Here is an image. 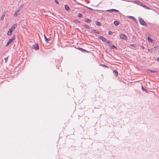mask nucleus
Returning <instances> with one entry per match:
<instances>
[{"label":"nucleus","instance_id":"obj_23","mask_svg":"<svg viewBox=\"0 0 159 159\" xmlns=\"http://www.w3.org/2000/svg\"><path fill=\"white\" fill-rule=\"evenodd\" d=\"M73 2L74 4H77V2L76 1V0H73Z\"/></svg>","mask_w":159,"mask_h":159},{"label":"nucleus","instance_id":"obj_32","mask_svg":"<svg viewBox=\"0 0 159 159\" xmlns=\"http://www.w3.org/2000/svg\"><path fill=\"white\" fill-rule=\"evenodd\" d=\"M76 22H79V23H80V21H78V20H77V21Z\"/></svg>","mask_w":159,"mask_h":159},{"label":"nucleus","instance_id":"obj_1","mask_svg":"<svg viewBox=\"0 0 159 159\" xmlns=\"http://www.w3.org/2000/svg\"><path fill=\"white\" fill-rule=\"evenodd\" d=\"M16 26V24H15L11 26V28L8 31L7 34L8 35L11 36V35L12 31L15 29Z\"/></svg>","mask_w":159,"mask_h":159},{"label":"nucleus","instance_id":"obj_7","mask_svg":"<svg viewBox=\"0 0 159 159\" xmlns=\"http://www.w3.org/2000/svg\"><path fill=\"white\" fill-rule=\"evenodd\" d=\"M34 48L36 50H38L39 49V46L38 44H35L34 46Z\"/></svg>","mask_w":159,"mask_h":159},{"label":"nucleus","instance_id":"obj_15","mask_svg":"<svg viewBox=\"0 0 159 159\" xmlns=\"http://www.w3.org/2000/svg\"><path fill=\"white\" fill-rule=\"evenodd\" d=\"M114 25L116 26L118 25L119 24L118 21H114Z\"/></svg>","mask_w":159,"mask_h":159},{"label":"nucleus","instance_id":"obj_3","mask_svg":"<svg viewBox=\"0 0 159 159\" xmlns=\"http://www.w3.org/2000/svg\"><path fill=\"white\" fill-rule=\"evenodd\" d=\"M15 39V35H14L13 36V37L10 39L8 41V42L7 43V45H6V46H7L10 43H12L13 41Z\"/></svg>","mask_w":159,"mask_h":159},{"label":"nucleus","instance_id":"obj_21","mask_svg":"<svg viewBox=\"0 0 159 159\" xmlns=\"http://www.w3.org/2000/svg\"><path fill=\"white\" fill-rule=\"evenodd\" d=\"M84 26L86 28H87V29L89 28V26H88V25H84Z\"/></svg>","mask_w":159,"mask_h":159},{"label":"nucleus","instance_id":"obj_34","mask_svg":"<svg viewBox=\"0 0 159 159\" xmlns=\"http://www.w3.org/2000/svg\"><path fill=\"white\" fill-rule=\"evenodd\" d=\"M134 44H132L131 45V46H133L134 45Z\"/></svg>","mask_w":159,"mask_h":159},{"label":"nucleus","instance_id":"obj_18","mask_svg":"<svg viewBox=\"0 0 159 159\" xmlns=\"http://www.w3.org/2000/svg\"><path fill=\"white\" fill-rule=\"evenodd\" d=\"M85 21L87 23H89L90 21V20L88 19H86Z\"/></svg>","mask_w":159,"mask_h":159},{"label":"nucleus","instance_id":"obj_11","mask_svg":"<svg viewBox=\"0 0 159 159\" xmlns=\"http://www.w3.org/2000/svg\"><path fill=\"white\" fill-rule=\"evenodd\" d=\"M19 10H18L16 12L14 15L15 17L16 16L18 15V14H19Z\"/></svg>","mask_w":159,"mask_h":159},{"label":"nucleus","instance_id":"obj_13","mask_svg":"<svg viewBox=\"0 0 159 159\" xmlns=\"http://www.w3.org/2000/svg\"><path fill=\"white\" fill-rule=\"evenodd\" d=\"M141 6L145 8L146 9H149V8L148 7V6H147L144 5H143H143Z\"/></svg>","mask_w":159,"mask_h":159},{"label":"nucleus","instance_id":"obj_31","mask_svg":"<svg viewBox=\"0 0 159 159\" xmlns=\"http://www.w3.org/2000/svg\"><path fill=\"white\" fill-rule=\"evenodd\" d=\"M157 61H159V57L157 59Z\"/></svg>","mask_w":159,"mask_h":159},{"label":"nucleus","instance_id":"obj_19","mask_svg":"<svg viewBox=\"0 0 159 159\" xmlns=\"http://www.w3.org/2000/svg\"><path fill=\"white\" fill-rule=\"evenodd\" d=\"M65 8L67 10H68L69 9V7L67 5H65Z\"/></svg>","mask_w":159,"mask_h":159},{"label":"nucleus","instance_id":"obj_26","mask_svg":"<svg viewBox=\"0 0 159 159\" xmlns=\"http://www.w3.org/2000/svg\"><path fill=\"white\" fill-rule=\"evenodd\" d=\"M4 59L5 61V62L7 63V60L8 59V57H7L5 58Z\"/></svg>","mask_w":159,"mask_h":159},{"label":"nucleus","instance_id":"obj_4","mask_svg":"<svg viewBox=\"0 0 159 159\" xmlns=\"http://www.w3.org/2000/svg\"><path fill=\"white\" fill-rule=\"evenodd\" d=\"M120 37L121 38L125 40H126L127 39V37L125 35L122 34H120Z\"/></svg>","mask_w":159,"mask_h":159},{"label":"nucleus","instance_id":"obj_24","mask_svg":"<svg viewBox=\"0 0 159 159\" xmlns=\"http://www.w3.org/2000/svg\"><path fill=\"white\" fill-rule=\"evenodd\" d=\"M114 72L115 73L116 75H118V72L117 71H116V70H115L114 71Z\"/></svg>","mask_w":159,"mask_h":159},{"label":"nucleus","instance_id":"obj_27","mask_svg":"<svg viewBox=\"0 0 159 159\" xmlns=\"http://www.w3.org/2000/svg\"><path fill=\"white\" fill-rule=\"evenodd\" d=\"M55 2L57 4H59V3L58 2L57 0H55Z\"/></svg>","mask_w":159,"mask_h":159},{"label":"nucleus","instance_id":"obj_2","mask_svg":"<svg viewBox=\"0 0 159 159\" xmlns=\"http://www.w3.org/2000/svg\"><path fill=\"white\" fill-rule=\"evenodd\" d=\"M139 21L140 23V24L144 26H146L147 25V24L145 23V22L144 21V20L141 18H139Z\"/></svg>","mask_w":159,"mask_h":159},{"label":"nucleus","instance_id":"obj_17","mask_svg":"<svg viewBox=\"0 0 159 159\" xmlns=\"http://www.w3.org/2000/svg\"><path fill=\"white\" fill-rule=\"evenodd\" d=\"M93 32H95V33H97V34H99L100 33V32H99V31H98L95 30H93Z\"/></svg>","mask_w":159,"mask_h":159},{"label":"nucleus","instance_id":"obj_14","mask_svg":"<svg viewBox=\"0 0 159 159\" xmlns=\"http://www.w3.org/2000/svg\"><path fill=\"white\" fill-rule=\"evenodd\" d=\"M157 72L156 71L154 70H149L148 71V73L149 72H153V73H155Z\"/></svg>","mask_w":159,"mask_h":159},{"label":"nucleus","instance_id":"obj_8","mask_svg":"<svg viewBox=\"0 0 159 159\" xmlns=\"http://www.w3.org/2000/svg\"><path fill=\"white\" fill-rule=\"evenodd\" d=\"M100 38L101 40H102L103 41L106 42V39L103 36H100Z\"/></svg>","mask_w":159,"mask_h":159},{"label":"nucleus","instance_id":"obj_30","mask_svg":"<svg viewBox=\"0 0 159 159\" xmlns=\"http://www.w3.org/2000/svg\"><path fill=\"white\" fill-rule=\"evenodd\" d=\"M88 8L90 10H92V9L91 8H89V7H88Z\"/></svg>","mask_w":159,"mask_h":159},{"label":"nucleus","instance_id":"obj_9","mask_svg":"<svg viewBox=\"0 0 159 159\" xmlns=\"http://www.w3.org/2000/svg\"><path fill=\"white\" fill-rule=\"evenodd\" d=\"M127 17L129 18H130L133 20L134 21H135L136 20V19L135 18H134L133 16H128Z\"/></svg>","mask_w":159,"mask_h":159},{"label":"nucleus","instance_id":"obj_20","mask_svg":"<svg viewBox=\"0 0 159 159\" xmlns=\"http://www.w3.org/2000/svg\"><path fill=\"white\" fill-rule=\"evenodd\" d=\"M111 49H114V48H116V47L115 46L113 45H112L111 46Z\"/></svg>","mask_w":159,"mask_h":159},{"label":"nucleus","instance_id":"obj_10","mask_svg":"<svg viewBox=\"0 0 159 159\" xmlns=\"http://www.w3.org/2000/svg\"><path fill=\"white\" fill-rule=\"evenodd\" d=\"M44 37L45 39V40L47 43L50 40V39L47 38L45 35H44Z\"/></svg>","mask_w":159,"mask_h":159},{"label":"nucleus","instance_id":"obj_22","mask_svg":"<svg viewBox=\"0 0 159 159\" xmlns=\"http://www.w3.org/2000/svg\"><path fill=\"white\" fill-rule=\"evenodd\" d=\"M79 49L82 52H84V51H86V50H85L84 49H82V48H79Z\"/></svg>","mask_w":159,"mask_h":159},{"label":"nucleus","instance_id":"obj_37","mask_svg":"<svg viewBox=\"0 0 159 159\" xmlns=\"http://www.w3.org/2000/svg\"><path fill=\"white\" fill-rule=\"evenodd\" d=\"M156 50V49H154L153 50H154V51H155Z\"/></svg>","mask_w":159,"mask_h":159},{"label":"nucleus","instance_id":"obj_16","mask_svg":"<svg viewBox=\"0 0 159 159\" xmlns=\"http://www.w3.org/2000/svg\"><path fill=\"white\" fill-rule=\"evenodd\" d=\"M96 24L98 26H100L101 25V24L100 22L98 21H97L96 22Z\"/></svg>","mask_w":159,"mask_h":159},{"label":"nucleus","instance_id":"obj_12","mask_svg":"<svg viewBox=\"0 0 159 159\" xmlns=\"http://www.w3.org/2000/svg\"><path fill=\"white\" fill-rule=\"evenodd\" d=\"M147 39L148 41L149 42H152L153 40L152 39L150 38L149 37H148Z\"/></svg>","mask_w":159,"mask_h":159},{"label":"nucleus","instance_id":"obj_35","mask_svg":"<svg viewBox=\"0 0 159 159\" xmlns=\"http://www.w3.org/2000/svg\"><path fill=\"white\" fill-rule=\"evenodd\" d=\"M142 88L143 90H144V89H143V86H142Z\"/></svg>","mask_w":159,"mask_h":159},{"label":"nucleus","instance_id":"obj_38","mask_svg":"<svg viewBox=\"0 0 159 159\" xmlns=\"http://www.w3.org/2000/svg\"><path fill=\"white\" fill-rule=\"evenodd\" d=\"M148 51H150V50H149V49H148Z\"/></svg>","mask_w":159,"mask_h":159},{"label":"nucleus","instance_id":"obj_25","mask_svg":"<svg viewBox=\"0 0 159 159\" xmlns=\"http://www.w3.org/2000/svg\"><path fill=\"white\" fill-rule=\"evenodd\" d=\"M78 16L79 17H81L82 16V15L80 13L79 14Z\"/></svg>","mask_w":159,"mask_h":159},{"label":"nucleus","instance_id":"obj_39","mask_svg":"<svg viewBox=\"0 0 159 159\" xmlns=\"http://www.w3.org/2000/svg\"><path fill=\"white\" fill-rule=\"evenodd\" d=\"M146 1H148V0H146Z\"/></svg>","mask_w":159,"mask_h":159},{"label":"nucleus","instance_id":"obj_33","mask_svg":"<svg viewBox=\"0 0 159 159\" xmlns=\"http://www.w3.org/2000/svg\"><path fill=\"white\" fill-rule=\"evenodd\" d=\"M157 48H158V46H156V47H155V48H156L157 49Z\"/></svg>","mask_w":159,"mask_h":159},{"label":"nucleus","instance_id":"obj_5","mask_svg":"<svg viewBox=\"0 0 159 159\" xmlns=\"http://www.w3.org/2000/svg\"><path fill=\"white\" fill-rule=\"evenodd\" d=\"M134 3L140 6L143 5V4L141 3L140 1L138 0H135L134 1Z\"/></svg>","mask_w":159,"mask_h":159},{"label":"nucleus","instance_id":"obj_36","mask_svg":"<svg viewBox=\"0 0 159 159\" xmlns=\"http://www.w3.org/2000/svg\"><path fill=\"white\" fill-rule=\"evenodd\" d=\"M144 47H142V48L144 49Z\"/></svg>","mask_w":159,"mask_h":159},{"label":"nucleus","instance_id":"obj_28","mask_svg":"<svg viewBox=\"0 0 159 159\" xmlns=\"http://www.w3.org/2000/svg\"><path fill=\"white\" fill-rule=\"evenodd\" d=\"M109 34L110 35H111L112 34V32L110 31H109Z\"/></svg>","mask_w":159,"mask_h":159},{"label":"nucleus","instance_id":"obj_6","mask_svg":"<svg viewBox=\"0 0 159 159\" xmlns=\"http://www.w3.org/2000/svg\"><path fill=\"white\" fill-rule=\"evenodd\" d=\"M107 12H111V11H115V12H118V11L115 9H111L110 10H107Z\"/></svg>","mask_w":159,"mask_h":159},{"label":"nucleus","instance_id":"obj_29","mask_svg":"<svg viewBox=\"0 0 159 159\" xmlns=\"http://www.w3.org/2000/svg\"><path fill=\"white\" fill-rule=\"evenodd\" d=\"M110 41H109V40H107V43L108 44H109L110 43Z\"/></svg>","mask_w":159,"mask_h":159}]
</instances>
